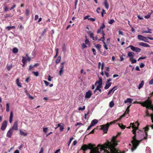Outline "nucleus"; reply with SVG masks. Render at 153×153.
I'll use <instances>...</instances> for the list:
<instances>
[{"label":"nucleus","mask_w":153,"mask_h":153,"mask_svg":"<svg viewBox=\"0 0 153 153\" xmlns=\"http://www.w3.org/2000/svg\"><path fill=\"white\" fill-rule=\"evenodd\" d=\"M33 73L34 74V75L36 76H39V73L38 71H33Z\"/></svg>","instance_id":"42"},{"label":"nucleus","mask_w":153,"mask_h":153,"mask_svg":"<svg viewBox=\"0 0 153 153\" xmlns=\"http://www.w3.org/2000/svg\"><path fill=\"white\" fill-rule=\"evenodd\" d=\"M144 64L143 63H141L140 64V68H143L144 67Z\"/></svg>","instance_id":"49"},{"label":"nucleus","mask_w":153,"mask_h":153,"mask_svg":"<svg viewBox=\"0 0 153 153\" xmlns=\"http://www.w3.org/2000/svg\"><path fill=\"white\" fill-rule=\"evenodd\" d=\"M86 46L85 45L84 43L82 44V48L84 49L86 47Z\"/></svg>","instance_id":"55"},{"label":"nucleus","mask_w":153,"mask_h":153,"mask_svg":"<svg viewBox=\"0 0 153 153\" xmlns=\"http://www.w3.org/2000/svg\"><path fill=\"white\" fill-rule=\"evenodd\" d=\"M18 51V49L17 48H14L13 50V53H17Z\"/></svg>","instance_id":"33"},{"label":"nucleus","mask_w":153,"mask_h":153,"mask_svg":"<svg viewBox=\"0 0 153 153\" xmlns=\"http://www.w3.org/2000/svg\"><path fill=\"white\" fill-rule=\"evenodd\" d=\"M108 123H107L105 125H103L101 126V129L103 130L105 133H106L108 130L109 126L111 124H108Z\"/></svg>","instance_id":"4"},{"label":"nucleus","mask_w":153,"mask_h":153,"mask_svg":"<svg viewBox=\"0 0 153 153\" xmlns=\"http://www.w3.org/2000/svg\"><path fill=\"white\" fill-rule=\"evenodd\" d=\"M89 36L91 38H92L93 40L96 41L97 40V37L96 36L95 39H94V37L93 36V33L91 32H90Z\"/></svg>","instance_id":"19"},{"label":"nucleus","mask_w":153,"mask_h":153,"mask_svg":"<svg viewBox=\"0 0 153 153\" xmlns=\"http://www.w3.org/2000/svg\"><path fill=\"white\" fill-rule=\"evenodd\" d=\"M39 18V16L38 15H36L35 16L34 20H36Z\"/></svg>","instance_id":"59"},{"label":"nucleus","mask_w":153,"mask_h":153,"mask_svg":"<svg viewBox=\"0 0 153 153\" xmlns=\"http://www.w3.org/2000/svg\"><path fill=\"white\" fill-rule=\"evenodd\" d=\"M81 125L82 126L83 125V124L82 123H76V124L75 125V126H76L78 125Z\"/></svg>","instance_id":"64"},{"label":"nucleus","mask_w":153,"mask_h":153,"mask_svg":"<svg viewBox=\"0 0 153 153\" xmlns=\"http://www.w3.org/2000/svg\"><path fill=\"white\" fill-rule=\"evenodd\" d=\"M114 105V103L113 101H112L110 102L109 103V106L110 108H112Z\"/></svg>","instance_id":"25"},{"label":"nucleus","mask_w":153,"mask_h":153,"mask_svg":"<svg viewBox=\"0 0 153 153\" xmlns=\"http://www.w3.org/2000/svg\"><path fill=\"white\" fill-rule=\"evenodd\" d=\"M95 47L97 48V49L99 50H100L101 48V45L99 44H97V45H95Z\"/></svg>","instance_id":"27"},{"label":"nucleus","mask_w":153,"mask_h":153,"mask_svg":"<svg viewBox=\"0 0 153 153\" xmlns=\"http://www.w3.org/2000/svg\"><path fill=\"white\" fill-rule=\"evenodd\" d=\"M97 84L102 85V80L101 78H100L98 81H97L95 83V85H97Z\"/></svg>","instance_id":"15"},{"label":"nucleus","mask_w":153,"mask_h":153,"mask_svg":"<svg viewBox=\"0 0 153 153\" xmlns=\"http://www.w3.org/2000/svg\"><path fill=\"white\" fill-rule=\"evenodd\" d=\"M59 128L60 131H63L64 129V124H62V125L59 127Z\"/></svg>","instance_id":"36"},{"label":"nucleus","mask_w":153,"mask_h":153,"mask_svg":"<svg viewBox=\"0 0 153 153\" xmlns=\"http://www.w3.org/2000/svg\"><path fill=\"white\" fill-rule=\"evenodd\" d=\"M112 83H107L105 85V86L104 87V89H108L111 86V85Z\"/></svg>","instance_id":"18"},{"label":"nucleus","mask_w":153,"mask_h":153,"mask_svg":"<svg viewBox=\"0 0 153 153\" xmlns=\"http://www.w3.org/2000/svg\"><path fill=\"white\" fill-rule=\"evenodd\" d=\"M16 7L15 4H14L10 8V10H11L14 8Z\"/></svg>","instance_id":"58"},{"label":"nucleus","mask_w":153,"mask_h":153,"mask_svg":"<svg viewBox=\"0 0 153 153\" xmlns=\"http://www.w3.org/2000/svg\"><path fill=\"white\" fill-rule=\"evenodd\" d=\"M115 22L114 20L113 19H111L108 21V23L110 24H112Z\"/></svg>","instance_id":"40"},{"label":"nucleus","mask_w":153,"mask_h":153,"mask_svg":"<svg viewBox=\"0 0 153 153\" xmlns=\"http://www.w3.org/2000/svg\"><path fill=\"white\" fill-rule=\"evenodd\" d=\"M15 27L14 26H7L6 27V28L8 30H10L11 29L15 28Z\"/></svg>","instance_id":"32"},{"label":"nucleus","mask_w":153,"mask_h":153,"mask_svg":"<svg viewBox=\"0 0 153 153\" xmlns=\"http://www.w3.org/2000/svg\"><path fill=\"white\" fill-rule=\"evenodd\" d=\"M25 14L27 15H28L29 14V11L28 10H26Z\"/></svg>","instance_id":"57"},{"label":"nucleus","mask_w":153,"mask_h":153,"mask_svg":"<svg viewBox=\"0 0 153 153\" xmlns=\"http://www.w3.org/2000/svg\"><path fill=\"white\" fill-rule=\"evenodd\" d=\"M148 129V128L146 127L143 128L142 131H140L139 132H138V133L139 134L138 139H140V140H138L136 139V134H134V136L132 137V140L131 141L132 147L131 149V150L132 152H133L136 149L140 141L143 140L147 139L148 136L147 131Z\"/></svg>","instance_id":"2"},{"label":"nucleus","mask_w":153,"mask_h":153,"mask_svg":"<svg viewBox=\"0 0 153 153\" xmlns=\"http://www.w3.org/2000/svg\"><path fill=\"white\" fill-rule=\"evenodd\" d=\"M6 111L7 112H8L9 111V106L8 103H7L6 104Z\"/></svg>","instance_id":"34"},{"label":"nucleus","mask_w":153,"mask_h":153,"mask_svg":"<svg viewBox=\"0 0 153 153\" xmlns=\"http://www.w3.org/2000/svg\"><path fill=\"white\" fill-rule=\"evenodd\" d=\"M92 95V92L91 90L88 91L86 93L85 97L86 98H90Z\"/></svg>","instance_id":"7"},{"label":"nucleus","mask_w":153,"mask_h":153,"mask_svg":"<svg viewBox=\"0 0 153 153\" xmlns=\"http://www.w3.org/2000/svg\"><path fill=\"white\" fill-rule=\"evenodd\" d=\"M26 56L27 57V60L30 61V58L29 57L27 54L26 55Z\"/></svg>","instance_id":"61"},{"label":"nucleus","mask_w":153,"mask_h":153,"mask_svg":"<svg viewBox=\"0 0 153 153\" xmlns=\"http://www.w3.org/2000/svg\"><path fill=\"white\" fill-rule=\"evenodd\" d=\"M97 33H102L103 35V34H104V31L102 29H101V28H100V29H99L97 31Z\"/></svg>","instance_id":"26"},{"label":"nucleus","mask_w":153,"mask_h":153,"mask_svg":"<svg viewBox=\"0 0 153 153\" xmlns=\"http://www.w3.org/2000/svg\"><path fill=\"white\" fill-rule=\"evenodd\" d=\"M97 87L96 88H101L102 87V85H100L99 84H98L97 85Z\"/></svg>","instance_id":"60"},{"label":"nucleus","mask_w":153,"mask_h":153,"mask_svg":"<svg viewBox=\"0 0 153 153\" xmlns=\"http://www.w3.org/2000/svg\"><path fill=\"white\" fill-rule=\"evenodd\" d=\"M117 89V88L115 89L114 90H113L112 88L109 91L108 93V95H110V94L112 93H113L114 91Z\"/></svg>","instance_id":"31"},{"label":"nucleus","mask_w":153,"mask_h":153,"mask_svg":"<svg viewBox=\"0 0 153 153\" xmlns=\"http://www.w3.org/2000/svg\"><path fill=\"white\" fill-rule=\"evenodd\" d=\"M13 112L11 111L10 114V118H9V122L11 123L13 121Z\"/></svg>","instance_id":"16"},{"label":"nucleus","mask_w":153,"mask_h":153,"mask_svg":"<svg viewBox=\"0 0 153 153\" xmlns=\"http://www.w3.org/2000/svg\"><path fill=\"white\" fill-rule=\"evenodd\" d=\"M7 122L6 121H4L1 127V129L2 130H4L7 127Z\"/></svg>","instance_id":"9"},{"label":"nucleus","mask_w":153,"mask_h":153,"mask_svg":"<svg viewBox=\"0 0 153 153\" xmlns=\"http://www.w3.org/2000/svg\"><path fill=\"white\" fill-rule=\"evenodd\" d=\"M85 42L86 44L89 45H90V42L88 39H86L85 40Z\"/></svg>","instance_id":"43"},{"label":"nucleus","mask_w":153,"mask_h":153,"mask_svg":"<svg viewBox=\"0 0 153 153\" xmlns=\"http://www.w3.org/2000/svg\"><path fill=\"white\" fill-rule=\"evenodd\" d=\"M149 84L150 85L153 84V78L150 80L149 82Z\"/></svg>","instance_id":"47"},{"label":"nucleus","mask_w":153,"mask_h":153,"mask_svg":"<svg viewBox=\"0 0 153 153\" xmlns=\"http://www.w3.org/2000/svg\"><path fill=\"white\" fill-rule=\"evenodd\" d=\"M62 50L64 52H65L66 50V48L65 45L64 44H63L62 45Z\"/></svg>","instance_id":"41"},{"label":"nucleus","mask_w":153,"mask_h":153,"mask_svg":"<svg viewBox=\"0 0 153 153\" xmlns=\"http://www.w3.org/2000/svg\"><path fill=\"white\" fill-rule=\"evenodd\" d=\"M90 17V16L89 15H88L85 17H84V18H83V19L84 20H85L86 19H89V17Z\"/></svg>","instance_id":"54"},{"label":"nucleus","mask_w":153,"mask_h":153,"mask_svg":"<svg viewBox=\"0 0 153 153\" xmlns=\"http://www.w3.org/2000/svg\"><path fill=\"white\" fill-rule=\"evenodd\" d=\"M27 60V57H25L24 56L22 57V62L23 63L25 64V62Z\"/></svg>","instance_id":"29"},{"label":"nucleus","mask_w":153,"mask_h":153,"mask_svg":"<svg viewBox=\"0 0 153 153\" xmlns=\"http://www.w3.org/2000/svg\"><path fill=\"white\" fill-rule=\"evenodd\" d=\"M18 121H16L15 122L13 126H12V128L10 129L13 131V130H17L18 129Z\"/></svg>","instance_id":"8"},{"label":"nucleus","mask_w":153,"mask_h":153,"mask_svg":"<svg viewBox=\"0 0 153 153\" xmlns=\"http://www.w3.org/2000/svg\"><path fill=\"white\" fill-rule=\"evenodd\" d=\"M118 135L119 134H117L113 137L111 142L108 141L103 145L99 144L97 147H95L91 144L88 146L84 145L82 146V149L84 151L88 149H90V153H124V152L121 153L115 148L118 143L116 139Z\"/></svg>","instance_id":"1"},{"label":"nucleus","mask_w":153,"mask_h":153,"mask_svg":"<svg viewBox=\"0 0 153 153\" xmlns=\"http://www.w3.org/2000/svg\"><path fill=\"white\" fill-rule=\"evenodd\" d=\"M48 130V128H43V131L45 132H47Z\"/></svg>","instance_id":"50"},{"label":"nucleus","mask_w":153,"mask_h":153,"mask_svg":"<svg viewBox=\"0 0 153 153\" xmlns=\"http://www.w3.org/2000/svg\"><path fill=\"white\" fill-rule=\"evenodd\" d=\"M105 34H103V36L102 37V41L104 44L103 46L104 48L106 49L107 50L108 49V48L107 47V46L105 44V43L104 41L105 40V37H104Z\"/></svg>","instance_id":"14"},{"label":"nucleus","mask_w":153,"mask_h":153,"mask_svg":"<svg viewBox=\"0 0 153 153\" xmlns=\"http://www.w3.org/2000/svg\"><path fill=\"white\" fill-rule=\"evenodd\" d=\"M13 131L10 129L7 133L6 136L9 138H11L13 133Z\"/></svg>","instance_id":"10"},{"label":"nucleus","mask_w":153,"mask_h":153,"mask_svg":"<svg viewBox=\"0 0 153 153\" xmlns=\"http://www.w3.org/2000/svg\"><path fill=\"white\" fill-rule=\"evenodd\" d=\"M120 120V119L119 118H118L116 120H114V121H112V122L109 123H108V124H111L112 125V124L114 123H115L117 122V121H119Z\"/></svg>","instance_id":"30"},{"label":"nucleus","mask_w":153,"mask_h":153,"mask_svg":"<svg viewBox=\"0 0 153 153\" xmlns=\"http://www.w3.org/2000/svg\"><path fill=\"white\" fill-rule=\"evenodd\" d=\"M53 78L52 77H51L50 75H49L48 76V80L49 81H51V78Z\"/></svg>","instance_id":"51"},{"label":"nucleus","mask_w":153,"mask_h":153,"mask_svg":"<svg viewBox=\"0 0 153 153\" xmlns=\"http://www.w3.org/2000/svg\"><path fill=\"white\" fill-rule=\"evenodd\" d=\"M137 17L140 20H142L143 19V17L142 16H140V15H137Z\"/></svg>","instance_id":"63"},{"label":"nucleus","mask_w":153,"mask_h":153,"mask_svg":"<svg viewBox=\"0 0 153 153\" xmlns=\"http://www.w3.org/2000/svg\"><path fill=\"white\" fill-rule=\"evenodd\" d=\"M133 51L137 53L140 52L141 51V49L138 47H135L132 45H130L128 46Z\"/></svg>","instance_id":"5"},{"label":"nucleus","mask_w":153,"mask_h":153,"mask_svg":"<svg viewBox=\"0 0 153 153\" xmlns=\"http://www.w3.org/2000/svg\"><path fill=\"white\" fill-rule=\"evenodd\" d=\"M16 83L17 84V85L19 87L21 88L22 87L21 83L19 82V78H18L16 80Z\"/></svg>","instance_id":"24"},{"label":"nucleus","mask_w":153,"mask_h":153,"mask_svg":"<svg viewBox=\"0 0 153 153\" xmlns=\"http://www.w3.org/2000/svg\"><path fill=\"white\" fill-rule=\"evenodd\" d=\"M132 100L130 98H128L126 100L124 101V103H126L127 102L131 103Z\"/></svg>","instance_id":"23"},{"label":"nucleus","mask_w":153,"mask_h":153,"mask_svg":"<svg viewBox=\"0 0 153 153\" xmlns=\"http://www.w3.org/2000/svg\"><path fill=\"white\" fill-rule=\"evenodd\" d=\"M44 149L43 148H41L39 153H43Z\"/></svg>","instance_id":"62"},{"label":"nucleus","mask_w":153,"mask_h":153,"mask_svg":"<svg viewBox=\"0 0 153 153\" xmlns=\"http://www.w3.org/2000/svg\"><path fill=\"white\" fill-rule=\"evenodd\" d=\"M146 153H150V149L149 148H147L146 149Z\"/></svg>","instance_id":"52"},{"label":"nucleus","mask_w":153,"mask_h":153,"mask_svg":"<svg viewBox=\"0 0 153 153\" xmlns=\"http://www.w3.org/2000/svg\"><path fill=\"white\" fill-rule=\"evenodd\" d=\"M130 126L127 127L128 128H130L131 127H131L133 128L132 131L133 133L134 134H135V133L137 132V130L138 128L137 127L135 126V125L134 123H131L130 124Z\"/></svg>","instance_id":"3"},{"label":"nucleus","mask_w":153,"mask_h":153,"mask_svg":"<svg viewBox=\"0 0 153 153\" xmlns=\"http://www.w3.org/2000/svg\"><path fill=\"white\" fill-rule=\"evenodd\" d=\"M105 66V64L104 63H101L100 62L98 63V68H101V70H103V68Z\"/></svg>","instance_id":"13"},{"label":"nucleus","mask_w":153,"mask_h":153,"mask_svg":"<svg viewBox=\"0 0 153 153\" xmlns=\"http://www.w3.org/2000/svg\"><path fill=\"white\" fill-rule=\"evenodd\" d=\"M85 109V106H84L82 108L79 107L78 108V110L79 111H83Z\"/></svg>","instance_id":"44"},{"label":"nucleus","mask_w":153,"mask_h":153,"mask_svg":"<svg viewBox=\"0 0 153 153\" xmlns=\"http://www.w3.org/2000/svg\"><path fill=\"white\" fill-rule=\"evenodd\" d=\"M60 60H61V57L60 56H59L58 57L56 60V63H59L60 62Z\"/></svg>","instance_id":"35"},{"label":"nucleus","mask_w":153,"mask_h":153,"mask_svg":"<svg viewBox=\"0 0 153 153\" xmlns=\"http://www.w3.org/2000/svg\"><path fill=\"white\" fill-rule=\"evenodd\" d=\"M144 84V82L143 80L140 83L139 85L138 89H140L142 87H143V85Z\"/></svg>","instance_id":"22"},{"label":"nucleus","mask_w":153,"mask_h":153,"mask_svg":"<svg viewBox=\"0 0 153 153\" xmlns=\"http://www.w3.org/2000/svg\"><path fill=\"white\" fill-rule=\"evenodd\" d=\"M139 45L142 46L146 47H149L150 45H148V44L142 42H140L139 43Z\"/></svg>","instance_id":"12"},{"label":"nucleus","mask_w":153,"mask_h":153,"mask_svg":"<svg viewBox=\"0 0 153 153\" xmlns=\"http://www.w3.org/2000/svg\"><path fill=\"white\" fill-rule=\"evenodd\" d=\"M119 126L122 129H124L125 128V126L122 124H118Z\"/></svg>","instance_id":"39"},{"label":"nucleus","mask_w":153,"mask_h":153,"mask_svg":"<svg viewBox=\"0 0 153 153\" xmlns=\"http://www.w3.org/2000/svg\"><path fill=\"white\" fill-rule=\"evenodd\" d=\"M64 67V66H62L61 68H60V70L59 71V75L60 76L63 73Z\"/></svg>","instance_id":"28"},{"label":"nucleus","mask_w":153,"mask_h":153,"mask_svg":"<svg viewBox=\"0 0 153 153\" xmlns=\"http://www.w3.org/2000/svg\"><path fill=\"white\" fill-rule=\"evenodd\" d=\"M104 5L105 8L108 10L109 8V6L107 1V0H105L104 2Z\"/></svg>","instance_id":"21"},{"label":"nucleus","mask_w":153,"mask_h":153,"mask_svg":"<svg viewBox=\"0 0 153 153\" xmlns=\"http://www.w3.org/2000/svg\"><path fill=\"white\" fill-rule=\"evenodd\" d=\"M130 60L131 61L132 64L136 63L137 62V60L135 59H134V58L130 59Z\"/></svg>","instance_id":"38"},{"label":"nucleus","mask_w":153,"mask_h":153,"mask_svg":"<svg viewBox=\"0 0 153 153\" xmlns=\"http://www.w3.org/2000/svg\"><path fill=\"white\" fill-rule=\"evenodd\" d=\"M19 131H20V134L21 135L26 136L28 134V133H27L21 130H20Z\"/></svg>","instance_id":"20"},{"label":"nucleus","mask_w":153,"mask_h":153,"mask_svg":"<svg viewBox=\"0 0 153 153\" xmlns=\"http://www.w3.org/2000/svg\"><path fill=\"white\" fill-rule=\"evenodd\" d=\"M43 81L46 86H48L49 85V82L45 80H44Z\"/></svg>","instance_id":"46"},{"label":"nucleus","mask_w":153,"mask_h":153,"mask_svg":"<svg viewBox=\"0 0 153 153\" xmlns=\"http://www.w3.org/2000/svg\"><path fill=\"white\" fill-rule=\"evenodd\" d=\"M88 20L92 21V22H94L95 20V19L94 18H91L88 19Z\"/></svg>","instance_id":"53"},{"label":"nucleus","mask_w":153,"mask_h":153,"mask_svg":"<svg viewBox=\"0 0 153 153\" xmlns=\"http://www.w3.org/2000/svg\"><path fill=\"white\" fill-rule=\"evenodd\" d=\"M98 122V120L97 119H94L91 122V124L93 126Z\"/></svg>","instance_id":"17"},{"label":"nucleus","mask_w":153,"mask_h":153,"mask_svg":"<svg viewBox=\"0 0 153 153\" xmlns=\"http://www.w3.org/2000/svg\"><path fill=\"white\" fill-rule=\"evenodd\" d=\"M92 51L93 52L94 54V55H96V51L95 50L94 48H92Z\"/></svg>","instance_id":"56"},{"label":"nucleus","mask_w":153,"mask_h":153,"mask_svg":"<svg viewBox=\"0 0 153 153\" xmlns=\"http://www.w3.org/2000/svg\"><path fill=\"white\" fill-rule=\"evenodd\" d=\"M151 15V14L149 13L148 15H147L146 16H145V18L146 19H149Z\"/></svg>","instance_id":"45"},{"label":"nucleus","mask_w":153,"mask_h":153,"mask_svg":"<svg viewBox=\"0 0 153 153\" xmlns=\"http://www.w3.org/2000/svg\"><path fill=\"white\" fill-rule=\"evenodd\" d=\"M135 54L134 53L129 52L128 53V56L130 60L134 58Z\"/></svg>","instance_id":"11"},{"label":"nucleus","mask_w":153,"mask_h":153,"mask_svg":"<svg viewBox=\"0 0 153 153\" xmlns=\"http://www.w3.org/2000/svg\"><path fill=\"white\" fill-rule=\"evenodd\" d=\"M105 27V26L104 25V23H103L102 24V25L100 27V28L101 29H102L103 30V29Z\"/></svg>","instance_id":"48"},{"label":"nucleus","mask_w":153,"mask_h":153,"mask_svg":"<svg viewBox=\"0 0 153 153\" xmlns=\"http://www.w3.org/2000/svg\"><path fill=\"white\" fill-rule=\"evenodd\" d=\"M137 37L138 39L140 40L147 42H149L147 37L144 36L140 35H138Z\"/></svg>","instance_id":"6"},{"label":"nucleus","mask_w":153,"mask_h":153,"mask_svg":"<svg viewBox=\"0 0 153 153\" xmlns=\"http://www.w3.org/2000/svg\"><path fill=\"white\" fill-rule=\"evenodd\" d=\"M12 67V65H7V69L8 71H10Z\"/></svg>","instance_id":"37"}]
</instances>
